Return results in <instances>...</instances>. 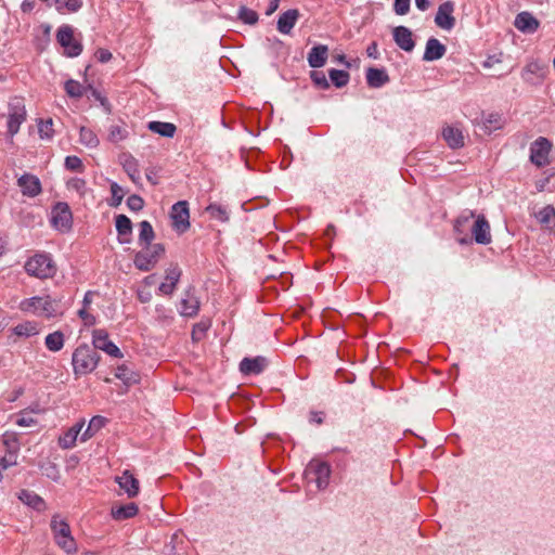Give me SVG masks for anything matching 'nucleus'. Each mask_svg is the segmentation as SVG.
Masks as SVG:
<instances>
[{
    "label": "nucleus",
    "mask_w": 555,
    "mask_h": 555,
    "mask_svg": "<svg viewBox=\"0 0 555 555\" xmlns=\"http://www.w3.org/2000/svg\"><path fill=\"white\" fill-rule=\"evenodd\" d=\"M454 230L464 236L459 243H468L467 235L472 234L475 243H490V224L485 216H476L473 211L466 210L462 212L455 220Z\"/></svg>",
    "instance_id": "1"
},
{
    "label": "nucleus",
    "mask_w": 555,
    "mask_h": 555,
    "mask_svg": "<svg viewBox=\"0 0 555 555\" xmlns=\"http://www.w3.org/2000/svg\"><path fill=\"white\" fill-rule=\"evenodd\" d=\"M100 359L101 357L94 348L87 344L79 345L72 356L74 374L78 377L93 372Z\"/></svg>",
    "instance_id": "2"
},
{
    "label": "nucleus",
    "mask_w": 555,
    "mask_h": 555,
    "mask_svg": "<svg viewBox=\"0 0 555 555\" xmlns=\"http://www.w3.org/2000/svg\"><path fill=\"white\" fill-rule=\"evenodd\" d=\"M20 307L25 312H31L38 315H43L46 318H51L57 314L60 305L59 301L51 298V296H36L23 300Z\"/></svg>",
    "instance_id": "3"
},
{
    "label": "nucleus",
    "mask_w": 555,
    "mask_h": 555,
    "mask_svg": "<svg viewBox=\"0 0 555 555\" xmlns=\"http://www.w3.org/2000/svg\"><path fill=\"white\" fill-rule=\"evenodd\" d=\"M50 527L55 543L67 554L77 552V544L72 535L70 527L66 520H60L59 515H54L51 519Z\"/></svg>",
    "instance_id": "4"
},
{
    "label": "nucleus",
    "mask_w": 555,
    "mask_h": 555,
    "mask_svg": "<svg viewBox=\"0 0 555 555\" xmlns=\"http://www.w3.org/2000/svg\"><path fill=\"white\" fill-rule=\"evenodd\" d=\"M164 254V245H143V247L135 253L133 263L138 270L146 272L156 266Z\"/></svg>",
    "instance_id": "5"
},
{
    "label": "nucleus",
    "mask_w": 555,
    "mask_h": 555,
    "mask_svg": "<svg viewBox=\"0 0 555 555\" xmlns=\"http://www.w3.org/2000/svg\"><path fill=\"white\" fill-rule=\"evenodd\" d=\"M26 107L24 101L20 98H14L9 102L8 112V133L14 137L18 131L21 125L26 120Z\"/></svg>",
    "instance_id": "6"
},
{
    "label": "nucleus",
    "mask_w": 555,
    "mask_h": 555,
    "mask_svg": "<svg viewBox=\"0 0 555 555\" xmlns=\"http://www.w3.org/2000/svg\"><path fill=\"white\" fill-rule=\"evenodd\" d=\"M25 270L28 274L39 279H47L54 274V266L51 258L47 255L31 257L26 262Z\"/></svg>",
    "instance_id": "7"
},
{
    "label": "nucleus",
    "mask_w": 555,
    "mask_h": 555,
    "mask_svg": "<svg viewBox=\"0 0 555 555\" xmlns=\"http://www.w3.org/2000/svg\"><path fill=\"white\" fill-rule=\"evenodd\" d=\"M171 227L178 233H183L190 228V211L186 201H179L172 205L170 214Z\"/></svg>",
    "instance_id": "8"
},
{
    "label": "nucleus",
    "mask_w": 555,
    "mask_h": 555,
    "mask_svg": "<svg viewBox=\"0 0 555 555\" xmlns=\"http://www.w3.org/2000/svg\"><path fill=\"white\" fill-rule=\"evenodd\" d=\"M56 39L65 49L67 56L75 57L81 53L82 46L74 38V30L69 25H63L57 29Z\"/></svg>",
    "instance_id": "9"
},
{
    "label": "nucleus",
    "mask_w": 555,
    "mask_h": 555,
    "mask_svg": "<svg viewBox=\"0 0 555 555\" xmlns=\"http://www.w3.org/2000/svg\"><path fill=\"white\" fill-rule=\"evenodd\" d=\"M92 348L96 351L102 350L111 357L122 358L124 354L120 349L108 338V333L105 330H94L92 333Z\"/></svg>",
    "instance_id": "10"
},
{
    "label": "nucleus",
    "mask_w": 555,
    "mask_h": 555,
    "mask_svg": "<svg viewBox=\"0 0 555 555\" xmlns=\"http://www.w3.org/2000/svg\"><path fill=\"white\" fill-rule=\"evenodd\" d=\"M548 67L545 63L539 61L529 62L521 72V77L529 85H540L545 79Z\"/></svg>",
    "instance_id": "11"
},
{
    "label": "nucleus",
    "mask_w": 555,
    "mask_h": 555,
    "mask_svg": "<svg viewBox=\"0 0 555 555\" xmlns=\"http://www.w3.org/2000/svg\"><path fill=\"white\" fill-rule=\"evenodd\" d=\"M72 211L66 203H57L51 210V223L60 231H66L72 227Z\"/></svg>",
    "instance_id": "12"
},
{
    "label": "nucleus",
    "mask_w": 555,
    "mask_h": 555,
    "mask_svg": "<svg viewBox=\"0 0 555 555\" xmlns=\"http://www.w3.org/2000/svg\"><path fill=\"white\" fill-rule=\"evenodd\" d=\"M551 146V142L546 138L537 139L530 146V160L538 167L547 165Z\"/></svg>",
    "instance_id": "13"
},
{
    "label": "nucleus",
    "mask_w": 555,
    "mask_h": 555,
    "mask_svg": "<svg viewBox=\"0 0 555 555\" xmlns=\"http://www.w3.org/2000/svg\"><path fill=\"white\" fill-rule=\"evenodd\" d=\"M307 473L314 476V481L319 489H325L328 486L331 477V466L328 463L312 461L307 467Z\"/></svg>",
    "instance_id": "14"
},
{
    "label": "nucleus",
    "mask_w": 555,
    "mask_h": 555,
    "mask_svg": "<svg viewBox=\"0 0 555 555\" xmlns=\"http://www.w3.org/2000/svg\"><path fill=\"white\" fill-rule=\"evenodd\" d=\"M453 12L454 3L452 1L441 3L435 16L436 25L443 30H451L455 25Z\"/></svg>",
    "instance_id": "15"
},
{
    "label": "nucleus",
    "mask_w": 555,
    "mask_h": 555,
    "mask_svg": "<svg viewBox=\"0 0 555 555\" xmlns=\"http://www.w3.org/2000/svg\"><path fill=\"white\" fill-rule=\"evenodd\" d=\"M17 185L24 196L36 197L42 191L41 182L38 177L31 173H24L17 179Z\"/></svg>",
    "instance_id": "16"
},
{
    "label": "nucleus",
    "mask_w": 555,
    "mask_h": 555,
    "mask_svg": "<svg viewBox=\"0 0 555 555\" xmlns=\"http://www.w3.org/2000/svg\"><path fill=\"white\" fill-rule=\"evenodd\" d=\"M199 299L195 295V288L190 287L185 291L181 299L180 313L184 317L193 318L198 313Z\"/></svg>",
    "instance_id": "17"
},
{
    "label": "nucleus",
    "mask_w": 555,
    "mask_h": 555,
    "mask_svg": "<svg viewBox=\"0 0 555 555\" xmlns=\"http://www.w3.org/2000/svg\"><path fill=\"white\" fill-rule=\"evenodd\" d=\"M268 366V360L264 357L258 356L255 358H244L240 362V371L244 375H258Z\"/></svg>",
    "instance_id": "18"
},
{
    "label": "nucleus",
    "mask_w": 555,
    "mask_h": 555,
    "mask_svg": "<svg viewBox=\"0 0 555 555\" xmlns=\"http://www.w3.org/2000/svg\"><path fill=\"white\" fill-rule=\"evenodd\" d=\"M392 36L396 44L403 51L411 52L415 47L413 34L411 29L405 26H397L392 30Z\"/></svg>",
    "instance_id": "19"
},
{
    "label": "nucleus",
    "mask_w": 555,
    "mask_h": 555,
    "mask_svg": "<svg viewBox=\"0 0 555 555\" xmlns=\"http://www.w3.org/2000/svg\"><path fill=\"white\" fill-rule=\"evenodd\" d=\"M182 274L181 269L177 264H170L166 270V282L162 283L158 287L159 293L164 295H171L177 286Z\"/></svg>",
    "instance_id": "20"
},
{
    "label": "nucleus",
    "mask_w": 555,
    "mask_h": 555,
    "mask_svg": "<svg viewBox=\"0 0 555 555\" xmlns=\"http://www.w3.org/2000/svg\"><path fill=\"white\" fill-rule=\"evenodd\" d=\"M514 25L521 33L533 34L540 23L531 13L524 11L516 15Z\"/></svg>",
    "instance_id": "21"
},
{
    "label": "nucleus",
    "mask_w": 555,
    "mask_h": 555,
    "mask_svg": "<svg viewBox=\"0 0 555 555\" xmlns=\"http://www.w3.org/2000/svg\"><path fill=\"white\" fill-rule=\"evenodd\" d=\"M115 481L125 490L128 498H135L139 494V480L129 470H125L121 476H117Z\"/></svg>",
    "instance_id": "22"
},
{
    "label": "nucleus",
    "mask_w": 555,
    "mask_h": 555,
    "mask_svg": "<svg viewBox=\"0 0 555 555\" xmlns=\"http://www.w3.org/2000/svg\"><path fill=\"white\" fill-rule=\"evenodd\" d=\"M447 48L438 39L431 37L427 40L423 60L431 62L443 57Z\"/></svg>",
    "instance_id": "23"
},
{
    "label": "nucleus",
    "mask_w": 555,
    "mask_h": 555,
    "mask_svg": "<svg viewBox=\"0 0 555 555\" xmlns=\"http://www.w3.org/2000/svg\"><path fill=\"white\" fill-rule=\"evenodd\" d=\"M299 17V11L291 9L284 12L278 20V30L284 35H288L294 28Z\"/></svg>",
    "instance_id": "24"
},
{
    "label": "nucleus",
    "mask_w": 555,
    "mask_h": 555,
    "mask_svg": "<svg viewBox=\"0 0 555 555\" xmlns=\"http://www.w3.org/2000/svg\"><path fill=\"white\" fill-rule=\"evenodd\" d=\"M442 137L451 149H459L464 145V135L460 128L447 126L442 130Z\"/></svg>",
    "instance_id": "25"
},
{
    "label": "nucleus",
    "mask_w": 555,
    "mask_h": 555,
    "mask_svg": "<svg viewBox=\"0 0 555 555\" xmlns=\"http://www.w3.org/2000/svg\"><path fill=\"white\" fill-rule=\"evenodd\" d=\"M328 49L326 46L319 44L313 47L308 53V64L312 68L322 67L327 60Z\"/></svg>",
    "instance_id": "26"
},
{
    "label": "nucleus",
    "mask_w": 555,
    "mask_h": 555,
    "mask_svg": "<svg viewBox=\"0 0 555 555\" xmlns=\"http://www.w3.org/2000/svg\"><path fill=\"white\" fill-rule=\"evenodd\" d=\"M389 81V76L384 68L370 67L366 70V82L371 88H380Z\"/></svg>",
    "instance_id": "27"
},
{
    "label": "nucleus",
    "mask_w": 555,
    "mask_h": 555,
    "mask_svg": "<svg viewBox=\"0 0 555 555\" xmlns=\"http://www.w3.org/2000/svg\"><path fill=\"white\" fill-rule=\"evenodd\" d=\"M129 137V131L124 122L112 124L107 128V141L117 144Z\"/></svg>",
    "instance_id": "28"
},
{
    "label": "nucleus",
    "mask_w": 555,
    "mask_h": 555,
    "mask_svg": "<svg viewBox=\"0 0 555 555\" xmlns=\"http://www.w3.org/2000/svg\"><path fill=\"white\" fill-rule=\"evenodd\" d=\"M139 512V507L135 503L131 502L125 505L113 507L111 515L116 520H125L134 517Z\"/></svg>",
    "instance_id": "29"
},
{
    "label": "nucleus",
    "mask_w": 555,
    "mask_h": 555,
    "mask_svg": "<svg viewBox=\"0 0 555 555\" xmlns=\"http://www.w3.org/2000/svg\"><path fill=\"white\" fill-rule=\"evenodd\" d=\"M147 128L152 132L165 138H172L177 131V127L173 124L165 121H150Z\"/></svg>",
    "instance_id": "30"
},
{
    "label": "nucleus",
    "mask_w": 555,
    "mask_h": 555,
    "mask_svg": "<svg viewBox=\"0 0 555 555\" xmlns=\"http://www.w3.org/2000/svg\"><path fill=\"white\" fill-rule=\"evenodd\" d=\"M18 499L26 505L37 511L43 509L46 505L43 499L30 490H22L20 492Z\"/></svg>",
    "instance_id": "31"
},
{
    "label": "nucleus",
    "mask_w": 555,
    "mask_h": 555,
    "mask_svg": "<svg viewBox=\"0 0 555 555\" xmlns=\"http://www.w3.org/2000/svg\"><path fill=\"white\" fill-rule=\"evenodd\" d=\"M83 423H78L73 426L63 437L60 438L59 443L63 449H69L75 446L77 437L83 428Z\"/></svg>",
    "instance_id": "32"
},
{
    "label": "nucleus",
    "mask_w": 555,
    "mask_h": 555,
    "mask_svg": "<svg viewBox=\"0 0 555 555\" xmlns=\"http://www.w3.org/2000/svg\"><path fill=\"white\" fill-rule=\"evenodd\" d=\"M538 221L546 229L555 227V208L553 206H545L535 215Z\"/></svg>",
    "instance_id": "33"
},
{
    "label": "nucleus",
    "mask_w": 555,
    "mask_h": 555,
    "mask_svg": "<svg viewBox=\"0 0 555 555\" xmlns=\"http://www.w3.org/2000/svg\"><path fill=\"white\" fill-rule=\"evenodd\" d=\"M120 163L131 180H134L139 175L138 160L130 153H122L120 155Z\"/></svg>",
    "instance_id": "34"
},
{
    "label": "nucleus",
    "mask_w": 555,
    "mask_h": 555,
    "mask_svg": "<svg viewBox=\"0 0 555 555\" xmlns=\"http://www.w3.org/2000/svg\"><path fill=\"white\" fill-rule=\"evenodd\" d=\"M106 424V418L101 416V415H96V416H93L85 433L82 434V441H86L87 439L91 438L94 434H96L101 428H103Z\"/></svg>",
    "instance_id": "35"
},
{
    "label": "nucleus",
    "mask_w": 555,
    "mask_h": 555,
    "mask_svg": "<svg viewBox=\"0 0 555 555\" xmlns=\"http://www.w3.org/2000/svg\"><path fill=\"white\" fill-rule=\"evenodd\" d=\"M44 344L50 351L57 352L64 347V334L61 331L50 333L46 337Z\"/></svg>",
    "instance_id": "36"
},
{
    "label": "nucleus",
    "mask_w": 555,
    "mask_h": 555,
    "mask_svg": "<svg viewBox=\"0 0 555 555\" xmlns=\"http://www.w3.org/2000/svg\"><path fill=\"white\" fill-rule=\"evenodd\" d=\"M79 142L87 147L93 149L99 145V139L93 130L81 127L79 130Z\"/></svg>",
    "instance_id": "37"
},
{
    "label": "nucleus",
    "mask_w": 555,
    "mask_h": 555,
    "mask_svg": "<svg viewBox=\"0 0 555 555\" xmlns=\"http://www.w3.org/2000/svg\"><path fill=\"white\" fill-rule=\"evenodd\" d=\"M13 332L17 336L29 337L38 334V324L36 322L26 321L14 326Z\"/></svg>",
    "instance_id": "38"
},
{
    "label": "nucleus",
    "mask_w": 555,
    "mask_h": 555,
    "mask_svg": "<svg viewBox=\"0 0 555 555\" xmlns=\"http://www.w3.org/2000/svg\"><path fill=\"white\" fill-rule=\"evenodd\" d=\"M206 214L210 219L224 222L229 219V214L225 207L220 204H210L206 208Z\"/></svg>",
    "instance_id": "39"
},
{
    "label": "nucleus",
    "mask_w": 555,
    "mask_h": 555,
    "mask_svg": "<svg viewBox=\"0 0 555 555\" xmlns=\"http://www.w3.org/2000/svg\"><path fill=\"white\" fill-rule=\"evenodd\" d=\"M330 79L335 87H345L349 81V74L345 70L332 68L328 72Z\"/></svg>",
    "instance_id": "40"
},
{
    "label": "nucleus",
    "mask_w": 555,
    "mask_h": 555,
    "mask_svg": "<svg viewBox=\"0 0 555 555\" xmlns=\"http://www.w3.org/2000/svg\"><path fill=\"white\" fill-rule=\"evenodd\" d=\"M115 376L116 378L122 380L126 385L135 384L138 382V376L130 372L125 364H121L116 369Z\"/></svg>",
    "instance_id": "41"
},
{
    "label": "nucleus",
    "mask_w": 555,
    "mask_h": 555,
    "mask_svg": "<svg viewBox=\"0 0 555 555\" xmlns=\"http://www.w3.org/2000/svg\"><path fill=\"white\" fill-rule=\"evenodd\" d=\"M154 240V230L152 224L144 220L139 224V241L141 243H151Z\"/></svg>",
    "instance_id": "42"
},
{
    "label": "nucleus",
    "mask_w": 555,
    "mask_h": 555,
    "mask_svg": "<svg viewBox=\"0 0 555 555\" xmlns=\"http://www.w3.org/2000/svg\"><path fill=\"white\" fill-rule=\"evenodd\" d=\"M116 230L120 236H125L131 233L132 223L131 220L125 215H118L115 221Z\"/></svg>",
    "instance_id": "43"
},
{
    "label": "nucleus",
    "mask_w": 555,
    "mask_h": 555,
    "mask_svg": "<svg viewBox=\"0 0 555 555\" xmlns=\"http://www.w3.org/2000/svg\"><path fill=\"white\" fill-rule=\"evenodd\" d=\"M237 16L242 22L248 25H254L258 22L257 12L246 7L240 8Z\"/></svg>",
    "instance_id": "44"
},
{
    "label": "nucleus",
    "mask_w": 555,
    "mask_h": 555,
    "mask_svg": "<svg viewBox=\"0 0 555 555\" xmlns=\"http://www.w3.org/2000/svg\"><path fill=\"white\" fill-rule=\"evenodd\" d=\"M65 91L70 98H81L83 94V87L80 82L69 79L65 82Z\"/></svg>",
    "instance_id": "45"
},
{
    "label": "nucleus",
    "mask_w": 555,
    "mask_h": 555,
    "mask_svg": "<svg viewBox=\"0 0 555 555\" xmlns=\"http://www.w3.org/2000/svg\"><path fill=\"white\" fill-rule=\"evenodd\" d=\"M210 327V321H201L198 323H196L194 326H193V330H192V339L193 341H199L202 340L205 335H206V332L208 331V328Z\"/></svg>",
    "instance_id": "46"
},
{
    "label": "nucleus",
    "mask_w": 555,
    "mask_h": 555,
    "mask_svg": "<svg viewBox=\"0 0 555 555\" xmlns=\"http://www.w3.org/2000/svg\"><path fill=\"white\" fill-rule=\"evenodd\" d=\"M53 121L51 118L47 120L40 119L38 122V132L41 139L50 140L53 137Z\"/></svg>",
    "instance_id": "47"
},
{
    "label": "nucleus",
    "mask_w": 555,
    "mask_h": 555,
    "mask_svg": "<svg viewBox=\"0 0 555 555\" xmlns=\"http://www.w3.org/2000/svg\"><path fill=\"white\" fill-rule=\"evenodd\" d=\"M64 166L69 171L82 172L85 170L82 160L78 156H75V155L67 156L65 158Z\"/></svg>",
    "instance_id": "48"
},
{
    "label": "nucleus",
    "mask_w": 555,
    "mask_h": 555,
    "mask_svg": "<svg viewBox=\"0 0 555 555\" xmlns=\"http://www.w3.org/2000/svg\"><path fill=\"white\" fill-rule=\"evenodd\" d=\"M15 424L21 427L36 426L38 421L31 415V413L23 411L17 415Z\"/></svg>",
    "instance_id": "49"
},
{
    "label": "nucleus",
    "mask_w": 555,
    "mask_h": 555,
    "mask_svg": "<svg viewBox=\"0 0 555 555\" xmlns=\"http://www.w3.org/2000/svg\"><path fill=\"white\" fill-rule=\"evenodd\" d=\"M112 203L111 206H118L124 198V190L116 182L111 183Z\"/></svg>",
    "instance_id": "50"
},
{
    "label": "nucleus",
    "mask_w": 555,
    "mask_h": 555,
    "mask_svg": "<svg viewBox=\"0 0 555 555\" xmlns=\"http://www.w3.org/2000/svg\"><path fill=\"white\" fill-rule=\"evenodd\" d=\"M311 80L314 82L315 86H318L320 89H328L330 88V83L324 75V73L322 72H318V70H313L311 72Z\"/></svg>",
    "instance_id": "51"
},
{
    "label": "nucleus",
    "mask_w": 555,
    "mask_h": 555,
    "mask_svg": "<svg viewBox=\"0 0 555 555\" xmlns=\"http://www.w3.org/2000/svg\"><path fill=\"white\" fill-rule=\"evenodd\" d=\"M56 2L59 3V11L63 10V5L67 9L68 12H77L82 7V0H66L64 2L56 0Z\"/></svg>",
    "instance_id": "52"
},
{
    "label": "nucleus",
    "mask_w": 555,
    "mask_h": 555,
    "mask_svg": "<svg viewBox=\"0 0 555 555\" xmlns=\"http://www.w3.org/2000/svg\"><path fill=\"white\" fill-rule=\"evenodd\" d=\"M144 202L143 198L139 195H130L127 198V206L132 211H139L143 208Z\"/></svg>",
    "instance_id": "53"
},
{
    "label": "nucleus",
    "mask_w": 555,
    "mask_h": 555,
    "mask_svg": "<svg viewBox=\"0 0 555 555\" xmlns=\"http://www.w3.org/2000/svg\"><path fill=\"white\" fill-rule=\"evenodd\" d=\"M69 189L75 190L80 195H83L87 190L86 181L81 178H73L67 182Z\"/></svg>",
    "instance_id": "54"
},
{
    "label": "nucleus",
    "mask_w": 555,
    "mask_h": 555,
    "mask_svg": "<svg viewBox=\"0 0 555 555\" xmlns=\"http://www.w3.org/2000/svg\"><path fill=\"white\" fill-rule=\"evenodd\" d=\"M485 126L489 131L501 128V116L499 114H489L485 120Z\"/></svg>",
    "instance_id": "55"
},
{
    "label": "nucleus",
    "mask_w": 555,
    "mask_h": 555,
    "mask_svg": "<svg viewBox=\"0 0 555 555\" xmlns=\"http://www.w3.org/2000/svg\"><path fill=\"white\" fill-rule=\"evenodd\" d=\"M410 0H395L393 10L398 15H405L410 11Z\"/></svg>",
    "instance_id": "56"
},
{
    "label": "nucleus",
    "mask_w": 555,
    "mask_h": 555,
    "mask_svg": "<svg viewBox=\"0 0 555 555\" xmlns=\"http://www.w3.org/2000/svg\"><path fill=\"white\" fill-rule=\"evenodd\" d=\"M78 315L83 321L85 325L91 326L96 323L95 317L89 313L88 309H80L78 311Z\"/></svg>",
    "instance_id": "57"
},
{
    "label": "nucleus",
    "mask_w": 555,
    "mask_h": 555,
    "mask_svg": "<svg viewBox=\"0 0 555 555\" xmlns=\"http://www.w3.org/2000/svg\"><path fill=\"white\" fill-rule=\"evenodd\" d=\"M94 56L99 62L106 63L112 59V53L107 49H98Z\"/></svg>",
    "instance_id": "58"
},
{
    "label": "nucleus",
    "mask_w": 555,
    "mask_h": 555,
    "mask_svg": "<svg viewBox=\"0 0 555 555\" xmlns=\"http://www.w3.org/2000/svg\"><path fill=\"white\" fill-rule=\"evenodd\" d=\"M138 299L143 302H150L152 299V294L149 289H139L137 293Z\"/></svg>",
    "instance_id": "59"
},
{
    "label": "nucleus",
    "mask_w": 555,
    "mask_h": 555,
    "mask_svg": "<svg viewBox=\"0 0 555 555\" xmlns=\"http://www.w3.org/2000/svg\"><path fill=\"white\" fill-rule=\"evenodd\" d=\"M96 292L88 291L85 294L83 300H82V308L81 309H88L90 305L92 304L93 296L96 295Z\"/></svg>",
    "instance_id": "60"
},
{
    "label": "nucleus",
    "mask_w": 555,
    "mask_h": 555,
    "mask_svg": "<svg viewBox=\"0 0 555 555\" xmlns=\"http://www.w3.org/2000/svg\"><path fill=\"white\" fill-rule=\"evenodd\" d=\"M35 8V1L34 0H24L21 4V9L24 13H29Z\"/></svg>",
    "instance_id": "61"
},
{
    "label": "nucleus",
    "mask_w": 555,
    "mask_h": 555,
    "mask_svg": "<svg viewBox=\"0 0 555 555\" xmlns=\"http://www.w3.org/2000/svg\"><path fill=\"white\" fill-rule=\"evenodd\" d=\"M366 53H367V56L369 57H373V59H377L378 57V50H377V44L376 42H372L367 49H366Z\"/></svg>",
    "instance_id": "62"
},
{
    "label": "nucleus",
    "mask_w": 555,
    "mask_h": 555,
    "mask_svg": "<svg viewBox=\"0 0 555 555\" xmlns=\"http://www.w3.org/2000/svg\"><path fill=\"white\" fill-rule=\"evenodd\" d=\"M310 422H314L317 424L323 423V413L322 412H311Z\"/></svg>",
    "instance_id": "63"
},
{
    "label": "nucleus",
    "mask_w": 555,
    "mask_h": 555,
    "mask_svg": "<svg viewBox=\"0 0 555 555\" xmlns=\"http://www.w3.org/2000/svg\"><path fill=\"white\" fill-rule=\"evenodd\" d=\"M415 4L418 10L426 11L429 8V1L428 0H415Z\"/></svg>",
    "instance_id": "64"
}]
</instances>
